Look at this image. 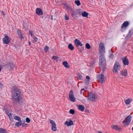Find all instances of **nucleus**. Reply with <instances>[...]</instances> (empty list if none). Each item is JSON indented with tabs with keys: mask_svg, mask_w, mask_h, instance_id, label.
I'll return each instance as SVG.
<instances>
[{
	"mask_svg": "<svg viewBox=\"0 0 133 133\" xmlns=\"http://www.w3.org/2000/svg\"><path fill=\"white\" fill-rule=\"evenodd\" d=\"M11 97L12 101L14 103H19L22 100V94L19 89L16 86L12 87V88Z\"/></svg>",
	"mask_w": 133,
	"mask_h": 133,
	"instance_id": "obj_1",
	"label": "nucleus"
},
{
	"mask_svg": "<svg viewBox=\"0 0 133 133\" xmlns=\"http://www.w3.org/2000/svg\"><path fill=\"white\" fill-rule=\"evenodd\" d=\"M79 14L80 15L81 14L83 17H88V13L85 11H84V12H82L81 13H79Z\"/></svg>",
	"mask_w": 133,
	"mask_h": 133,
	"instance_id": "obj_17",
	"label": "nucleus"
},
{
	"mask_svg": "<svg viewBox=\"0 0 133 133\" xmlns=\"http://www.w3.org/2000/svg\"><path fill=\"white\" fill-rule=\"evenodd\" d=\"M63 64L65 68H69V64L67 61L63 62Z\"/></svg>",
	"mask_w": 133,
	"mask_h": 133,
	"instance_id": "obj_22",
	"label": "nucleus"
},
{
	"mask_svg": "<svg viewBox=\"0 0 133 133\" xmlns=\"http://www.w3.org/2000/svg\"><path fill=\"white\" fill-rule=\"evenodd\" d=\"M87 89V88L86 87H85V89H82L81 91V94H84V92Z\"/></svg>",
	"mask_w": 133,
	"mask_h": 133,
	"instance_id": "obj_28",
	"label": "nucleus"
},
{
	"mask_svg": "<svg viewBox=\"0 0 133 133\" xmlns=\"http://www.w3.org/2000/svg\"><path fill=\"white\" fill-rule=\"evenodd\" d=\"M74 42L75 43L77 47H78L79 45L81 46H82V44L79 39H75L74 40Z\"/></svg>",
	"mask_w": 133,
	"mask_h": 133,
	"instance_id": "obj_15",
	"label": "nucleus"
},
{
	"mask_svg": "<svg viewBox=\"0 0 133 133\" xmlns=\"http://www.w3.org/2000/svg\"><path fill=\"white\" fill-rule=\"evenodd\" d=\"M105 50L104 44L103 43H100L99 45V54L100 55H104L105 53Z\"/></svg>",
	"mask_w": 133,
	"mask_h": 133,
	"instance_id": "obj_3",
	"label": "nucleus"
},
{
	"mask_svg": "<svg viewBox=\"0 0 133 133\" xmlns=\"http://www.w3.org/2000/svg\"><path fill=\"white\" fill-rule=\"evenodd\" d=\"M132 100L131 98L127 99L125 101V103L127 104H129L131 102Z\"/></svg>",
	"mask_w": 133,
	"mask_h": 133,
	"instance_id": "obj_24",
	"label": "nucleus"
},
{
	"mask_svg": "<svg viewBox=\"0 0 133 133\" xmlns=\"http://www.w3.org/2000/svg\"><path fill=\"white\" fill-rule=\"evenodd\" d=\"M65 124L69 126L72 125L73 124V122L71 120H70L69 121H66L65 122Z\"/></svg>",
	"mask_w": 133,
	"mask_h": 133,
	"instance_id": "obj_16",
	"label": "nucleus"
},
{
	"mask_svg": "<svg viewBox=\"0 0 133 133\" xmlns=\"http://www.w3.org/2000/svg\"><path fill=\"white\" fill-rule=\"evenodd\" d=\"M75 4L79 6L81 4V3L80 2L79 0L75 1Z\"/></svg>",
	"mask_w": 133,
	"mask_h": 133,
	"instance_id": "obj_29",
	"label": "nucleus"
},
{
	"mask_svg": "<svg viewBox=\"0 0 133 133\" xmlns=\"http://www.w3.org/2000/svg\"><path fill=\"white\" fill-rule=\"evenodd\" d=\"M70 113L71 114H73L75 113V111L74 110L71 109L70 110Z\"/></svg>",
	"mask_w": 133,
	"mask_h": 133,
	"instance_id": "obj_33",
	"label": "nucleus"
},
{
	"mask_svg": "<svg viewBox=\"0 0 133 133\" xmlns=\"http://www.w3.org/2000/svg\"><path fill=\"white\" fill-rule=\"evenodd\" d=\"M14 119L16 120L21 122V119L18 116H16L14 117Z\"/></svg>",
	"mask_w": 133,
	"mask_h": 133,
	"instance_id": "obj_26",
	"label": "nucleus"
},
{
	"mask_svg": "<svg viewBox=\"0 0 133 133\" xmlns=\"http://www.w3.org/2000/svg\"><path fill=\"white\" fill-rule=\"evenodd\" d=\"M36 13L39 15H43V12L42 10L40 8H37L36 9Z\"/></svg>",
	"mask_w": 133,
	"mask_h": 133,
	"instance_id": "obj_14",
	"label": "nucleus"
},
{
	"mask_svg": "<svg viewBox=\"0 0 133 133\" xmlns=\"http://www.w3.org/2000/svg\"><path fill=\"white\" fill-rule=\"evenodd\" d=\"M88 99L91 101H93L97 99V97L94 94L91 93L89 94Z\"/></svg>",
	"mask_w": 133,
	"mask_h": 133,
	"instance_id": "obj_6",
	"label": "nucleus"
},
{
	"mask_svg": "<svg viewBox=\"0 0 133 133\" xmlns=\"http://www.w3.org/2000/svg\"><path fill=\"white\" fill-rule=\"evenodd\" d=\"M8 66L10 67V69L11 70L13 68L15 67V65L11 63L8 64Z\"/></svg>",
	"mask_w": 133,
	"mask_h": 133,
	"instance_id": "obj_25",
	"label": "nucleus"
},
{
	"mask_svg": "<svg viewBox=\"0 0 133 133\" xmlns=\"http://www.w3.org/2000/svg\"><path fill=\"white\" fill-rule=\"evenodd\" d=\"M49 49V47L47 46H46L44 48V50L46 51L47 52L48 50Z\"/></svg>",
	"mask_w": 133,
	"mask_h": 133,
	"instance_id": "obj_35",
	"label": "nucleus"
},
{
	"mask_svg": "<svg viewBox=\"0 0 133 133\" xmlns=\"http://www.w3.org/2000/svg\"><path fill=\"white\" fill-rule=\"evenodd\" d=\"M86 77V78L87 79H88V80H89L90 79V77L89 76H87Z\"/></svg>",
	"mask_w": 133,
	"mask_h": 133,
	"instance_id": "obj_45",
	"label": "nucleus"
},
{
	"mask_svg": "<svg viewBox=\"0 0 133 133\" xmlns=\"http://www.w3.org/2000/svg\"><path fill=\"white\" fill-rule=\"evenodd\" d=\"M78 78L79 79H81L82 78V77L81 75H78Z\"/></svg>",
	"mask_w": 133,
	"mask_h": 133,
	"instance_id": "obj_40",
	"label": "nucleus"
},
{
	"mask_svg": "<svg viewBox=\"0 0 133 133\" xmlns=\"http://www.w3.org/2000/svg\"><path fill=\"white\" fill-rule=\"evenodd\" d=\"M29 44L30 45V44H31V43H30V42H29Z\"/></svg>",
	"mask_w": 133,
	"mask_h": 133,
	"instance_id": "obj_47",
	"label": "nucleus"
},
{
	"mask_svg": "<svg viewBox=\"0 0 133 133\" xmlns=\"http://www.w3.org/2000/svg\"><path fill=\"white\" fill-rule=\"evenodd\" d=\"M0 133H6L4 129L3 128H0Z\"/></svg>",
	"mask_w": 133,
	"mask_h": 133,
	"instance_id": "obj_31",
	"label": "nucleus"
},
{
	"mask_svg": "<svg viewBox=\"0 0 133 133\" xmlns=\"http://www.w3.org/2000/svg\"><path fill=\"white\" fill-rule=\"evenodd\" d=\"M69 49L71 50H72L74 49V47L72 44L71 43L69 44L68 45Z\"/></svg>",
	"mask_w": 133,
	"mask_h": 133,
	"instance_id": "obj_23",
	"label": "nucleus"
},
{
	"mask_svg": "<svg viewBox=\"0 0 133 133\" xmlns=\"http://www.w3.org/2000/svg\"><path fill=\"white\" fill-rule=\"evenodd\" d=\"M50 123L51 124V129L54 131H55L57 130V127L55 122L52 120H50Z\"/></svg>",
	"mask_w": 133,
	"mask_h": 133,
	"instance_id": "obj_11",
	"label": "nucleus"
},
{
	"mask_svg": "<svg viewBox=\"0 0 133 133\" xmlns=\"http://www.w3.org/2000/svg\"><path fill=\"white\" fill-rule=\"evenodd\" d=\"M52 58L55 60H56V59H57V57L55 56H54L52 57Z\"/></svg>",
	"mask_w": 133,
	"mask_h": 133,
	"instance_id": "obj_41",
	"label": "nucleus"
},
{
	"mask_svg": "<svg viewBox=\"0 0 133 133\" xmlns=\"http://www.w3.org/2000/svg\"><path fill=\"white\" fill-rule=\"evenodd\" d=\"M129 25V22L128 21L124 22L122 25L121 30L122 32H123L125 30L127 27Z\"/></svg>",
	"mask_w": 133,
	"mask_h": 133,
	"instance_id": "obj_8",
	"label": "nucleus"
},
{
	"mask_svg": "<svg viewBox=\"0 0 133 133\" xmlns=\"http://www.w3.org/2000/svg\"><path fill=\"white\" fill-rule=\"evenodd\" d=\"M96 61V60L95 59H91L90 61V64L92 65Z\"/></svg>",
	"mask_w": 133,
	"mask_h": 133,
	"instance_id": "obj_30",
	"label": "nucleus"
},
{
	"mask_svg": "<svg viewBox=\"0 0 133 133\" xmlns=\"http://www.w3.org/2000/svg\"><path fill=\"white\" fill-rule=\"evenodd\" d=\"M29 33L31 35V36H33V34H32V32H31V31H29Z\"/></svg>",
	"mask_w": 133,
	"mask_h": 133,
	"instance_id": "obj_44",
	"label": "nucleus"
},
{
	"mask_svg": "<svg viewBox=\"0 0 133 133\" xmlns=\"http://www.w3.org/2000/svg\"><path fill=\"white\" fill-rule=\"evenodd\" d=\"M4 37L3 39V43L6 44H9L10 41V38L8 36L5 35H4Z\"/></svg>",
	"mask_w": 133,
	"mask_h": 133,
	"instance_id": "obj_9",
	"label": "nucleus"
},
{
	"mask_svg": "<svg viewBox=\"0 0 133 133\" xmlns=\"http://www.w3.org/2000/svg\"><path fill=\"white\" fill-rule=\"evenodd\" d=\"M2 14L4 16H5V13L4 12V11H2Z\"/></svg>",
	"mask_w": 133,
	"mask_h": 133,
	"instance_id": "obj_43",
	"label": "nucleus"
},
{
	"mask_svg": "<svg viewBox=\"0 0 133 133\" xmlns=\"http://www.w3.org/2000/svg\"><path fill=\"white\" fill-rule=\"evenodd\" d=\"M3 87L2 84L0 83V90Z\"/></svg>",
	"mask_w": 133,
	"mask_h": 133,
	"instance_id": "obj_42",
	"label": "nucleus"
},
{
	"mask_svg": "<svg viewBox=\"0 0 133 133\" xmlns=\"http://www.w3.org/2000/svg\"><path fill=\"white\" fill-rule=\"evenodd\" d=\"M121 69V65L120 63L118 62L115 63L113 71L114 72H118V71Z\"/></svg>",
	"mask_w": 133,
	"mask_h": 133,
	"instance_id": "obj_5",
	"label": "nucleus"
},
{
	"mask_svg": "<svg viewBox=\"0 0 133 133\" xmlns=\"http://www.w3.org/2000/svg\"><path fill=\"white\" fill-rule=\"evenodd\" d=\"M98 133H102L101 132H98Z\"/></svg>",
	"mask_w": 133,
	"mask_h": 133,
	"instance_id": "obj_48",
	"label": "nucleus"
},
{
	"mask_svg": "<svg viewBox=\"0 0 133 133\" xmlns=\"http://www.w3.org/2000/svg\"><path fill=\"white\" fill-rule=\"evenodd\" d=\"M78 109L79 110L83 111L85 109V107L82 105H79L78 107Z\"/></svg>",
	"mask_w": 133,
	"mask_h": 133,
	"instance_id": "obj_19",
	"label": "nucleus"
},
{
	"mask_svg": "<svg viewBox=\"0 0 133 133\" xmlns=\"http://www.w3.org/2000/svg\"><path fill=\"white\" fill-rule=\"evenodd\" d=\"M86 47L87 49H89L91 47L89 43H87L86 44Z\"/></svg>",
	"mask_w": 133,
	"mask_h": 133,
	"instance_id": "obj_32",
	"label": "nucleus"
},
{
	"mask_svg": "<svg viewBox=\"0 0 133 133\" xmlns=\"http://www.w3.org/2000/svg\"><path fill=\"white\" fill-rule=\"evenodd\" d=\"M17 33L19 36V38L21 39H22L23 38L22 34L20 30H18L17 31Z\"/></svg>",
	"mask_w": 133,
	"mask_h": 133,
	"instance_id": "obj_21",
	"label": "nucleus"
},
{
	"mask_svg": "<svg viewBox=\"0 0 133 133\" xmlns=\"http://www.w3.org/2000/svg\"><path fill=\"white\" fill-rule=\"evenodd\" d=\"M98 82L101 83H103L105 81V77L102 74L99 75L98 76Z\"/></svg>",
	"mask_w": 133,
	"mask_h": 133,
	"instance_id": "obj_7",
	"label": "nucleus"
},
{
	"mask_svg": "<svg viewBox=\"0 0 133 133\" xmlns=\"http://www.w3.org/2000/svg\"><path fill=\"white\" fill-rule=\"evenodd\" d=\"M65 19L66 20H68L69 19V16L67 15L66 14H65Z\"/></svg>",
	"mask_w": 133,
	"mask_h": 133,
	"instance_id": "obj_34",
	"label": "nucleus"
},
{
	"mask_svg": "<svg viewBox=\"0 0 133 133\" xmlns=\"http://www.w3.org/2000/svg\"><path fill=\"white\" fill-rule=\"evenodd\" d=\"M21 122L20 121H19V122H16L15 124V126L18 127L21 126L22 124L21 123Z\"/></svg>",
	"mask_w": 133,
	"mask_h": 133,
	"instance_id": "obj_27",
	"label": "nucleus"
},
{
	"mask_svg": "<svg viewBox=\"0 0 133 133\" xmlns=\"http://www.w3.org/2000/svg\"><path fill=\"white\" fill-rule=\"evenodd\" d=\"M51 19H53L52 16L51 17Z\"/></svg>",
	"mask_w": 133,
	"mask_h": 133,
	"instance_id": "obj_46",
	"label": "nucleus"
},
{
	"mask_svg": "<svg viewBox=\"0 0 133 133\" xmlns=\"http://www.w3.org/2000/svg\"><path fill=\"white\" fill-rule=\"evenodd\" d=\"M114 55L113 54H111L109 55V57L110 58H113L114 57Z\"/></svg>",
	"mask_w": 133,
	"mask_h": 133,
	"instance_id": "obj_39",
	"label": "nucleus"
},
{
	"mask_svg": "<svg viewBox=\"0 0 133 133\" xmlns=\"http://www.w3.org/2000/svg\"><path fill=\"white\" fill-rule=\"evenodd\" d=\"M7 114L10 121L11 122H13V120L14 117V114L12 113H11L9 112L7 113Z\"/></svg>",
	"mask_w": 133,
	"mask_h": 133,
	"instance_id": "obj_13",
	"label": "nucleus"
},
{
	"mask_svg": "<svg viewBox=\"0 0 133 133\" xmlns=\"http://www.w3.org/2000/svg\"><path fill=\"white\" fill-rule=\"evenodd\" d=\"M112 128L115 130H121V129L119 127H118L115 125H113L111 126Z\"/></svg>",
	"mask_w": 133,
	"mask_h": 133,
	"instance_id": "obj_20",
	"label": "nucleus"
},
{
	"mask_svg": "<svg viewBox=\"0 0 133 133\" xmlns=\"http://www.w3.org/2000/svg\"><path fill=\"white\" fill-rule=\"evenodd\" d=\"M122 62L123 64L125 65H128L129 64L128 59L126 57L122 58Z\"/></svg>",
	"mask_w": 133,
	"mask_h": 133,
	"instance_id": "obj_12",
	"label": "nucleus"
},
{
	"mask_svg": "<svg viewBox=\"0 0 133 133\" xmlns=\"http://www.w3.org/2000/svg\"><path fill=\"white\" fill-rule=\"evenodd\" d=\"M69 97L71 101L74 102L75 101V98L74 96L72 91H70L69 94Z\"/></svg>",
	"mask_w": 133,
	"mask_h": 133,
	"instance_id": "obj_10",
	"label": "nucleus"
},
{
	"mask_svg": "<svg viewBox=\"0 0 133 133\" xmlns=\"http://www.w3.org/2000/svg\"><path fill=\"white\" fill-rule=\"evenodd\" d=\"M104 55H100L99 60V66L100 68L103 70L104 68L106 63Z\"/></svg>",
	"mask_w": 133,
	"mask_h": 133,
	"instance_id": "obj_2",
	"label": "nucleus"
},
{
	"mask_svg": "<svg viewBox=\"0 0 133 133\" xmlns=\"http://www.w3.org/2000/svg\"><path fill=\"white\" fill-rule=\"evenodd\" d=\"M33 39H34V41L35 42H37V40H38V38L36 37H33Z\"/></svg>",
	"mask_w": 133,
	"mask_h": 133,
	"instance_id": "obj_38",
	"label": "nucleus"
},
{
	"mask_svg": "<svg viewBox=\"0 0 133 133\" xmlns=\"http://www.w3.org/2000/svg\"><path fill=\"white\" fill-rule=\"evenodd\" d=\"M67 9L70 11H72V8L69 6H67Z\"/></svg>",
	"mask_w": 133,
	"mask_h": 133,
	"instance_id": "obj_37",
	"label": "nucleus"
},
{
	"mask_svg": "<svg viewBox=\"0 0 133 133\" xmlns=\"http://www.w3.org/2000/svg\"><path fill=\"white\" fill-rule=\"evenodd\" d=\"M26 122L29 123L30 122V119L29 118L27 117L26 118Z\"/></svg>",
	"mask_w": 133,
	"mask_h": 133,
	"instance_id": "obj_36",
	"label": "nucleus"
},
{
	"mask_svg": "<svg viewBox=\"0 0 133 133\" xmlns=\"http://www.w3.org/2000/svg\"><path fill=\"white\" fill-rule=\"evenodd\" d=\"M120 74L123 76H125L127 74V70L122 71H121L119 72Z\"/></svg>",
	"mask_w": 133,
	"mask_h": 133,
	"instance_id": "obj_18",
	"label": "nucleus"
},
{
	"mask_svg": "<svg viewBox=\"0 0 133 133\" xmlns=\"http://www.w3.org/2000/svg\"><path fill=\"white\" fill-rule=\"evenodd\" d=\"M131 116L130 115L126 117L123 121V124L124 126L129 125L131 120Z\"/></svg>",
	"mask_w": 133,
	"mask_h": 133,
	"instance_id": "obj_4",
	"label": "nucleus"
}]
</instances>
